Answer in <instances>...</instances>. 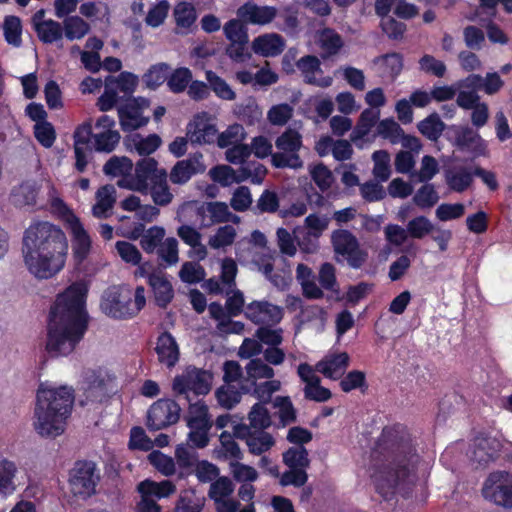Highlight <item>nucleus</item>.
I'll list each match as a JSON object with an SVG mask.
<instances>
[{"label": "nucleus", "mask_w": 512, "mask_h": 512, "mask_svg": "<svg viewBox=\"0 0 512 512\" xmlns=\"http://www.w3.org/2000/svg\"><path fill=\"white\" fill-rule=\"evenodd\" d=\"M383 455L375 459L370 477L376 490L386 499L392 497L405 482H412L419 462L409 434L396 428L384 429L376 451Z\"/></svg>", "instance_id": "obj_1"}, {"label": "nucleus", "mask_w": 512, "mask_h": 512, "mask_svg": "<svg viewBox=\"0 0 512 512\" xmlns=\"http://www.w3.org/2000/svg\"><path fill=\"white\" fill-rule=\"evenodd\" d=\"M87 286L77 282L60 294L50 312L46 350L52 356L70 354L83 338L88 317L85 310Z\"/></svg>", "instance_id": "obj_2"}, {"label": "nucleus", "mask_w": 512, "mask_h": 512, "mask_svg": "<svg viewBox=\"0 0 512 512\" xmlns=\"http://www.w3.org/2000/svg\"><path fill=\"white\" fill-rule=\"evenodd\" d=\"M68 241L63 230L50 222L30 225L23 237V258L29 272L38 279H49L65 266Z\"/></svg>", "instance_id": "obj_3"}, {"label": "nucleus", "mask_w": 512, "mask_h": 512, "mask_svg": "<svg viewBox=\"0 0 512 512\" xmlns=\"http://www.w3.org/2000/svg\"><path fill=\"white\" fill-rule=\"evenodd\" d=\"M74 403V390L67 385L54 386L42 383L37 391L33 426L36 432L47 438L64 433L66 422Z\"/></svg>", "instance_id": "obj_4"}, {"label": "nucleus", "mask_w": 512, "mask_h": 512, "mask_svg": "<svg viewBox=\"0 0 512 512\" xmlns=\"http://www.w3.org/2000/svg\"><path fill=\"white\" fill-rule=\"evenodd\" d=\"M212 376L205 370L187 367L176 375L172 382V390L177 397L191 402L193 397L207 394L211 389Z\"/></svg>", "instance_id": "obj_5"}, {"label": "nucleus", "mask_w": 512, "mask_h": 512, "mask_svg": "<svg viewBox=\"0 0 512 512\" xmlns=\"http://www.w3.org/2000/svg\"><path fill=\"white\" fill-rule=\"evenodd\" d=\"M278 152L272 155V165L277 168L300 169L303 161L299 156L302 148V135L295 129L288 128L275 141Z\"/></svg>", "instance_id": "obj_6"}, {"label": "nucleus", "mask_w": 512, "mask_h": 512, "mask_svg": "<svg viewBox=\"0 0 512 512\" xmlns=\"http://www.w3.org/2000/svg\"><path fill=\"white\" fill-rule=\"evenodd\" d=\"M183 212H193L200 222L201 228H208L214 224L220 223H238L239 216L229 210L225 202H189L182 206Z\"/></svg>", "instance_id": "obj_7"}, {"label": "nucleus", "mask_w": 512, "mask_h": 512, "mask_svg": "<svg viewBox=\"0 0 512 512\" xmlns=\"http://www.w3.org/2000/svg\"><path fill=\"white\" fill-rule=\"evenodd\" d=\"M81 389L86 403H101L115 392V377L103 369L87 370L83 374Z\"/></svg>", "instance_id": "obj_8"}, {"label": "nucleus", "mask_w": 512, "mask_h": 512, "mask_svg": "<svg viewBox=\"0 0 512 512\" xmlns=\"http://www.w3.org/2000/svg\"><path fill=\"white\" fill-rule=\"evenodd\" d=\"M334 253L342 256L351 268L358 269L368 259V252L363 249L356 236L349 230L339 229L331 234Z\"/></svg>", "instance_id": "obj_9"}, {"label": "nucleus", "mask_w": 512, "mask_h": 512, "mask_svg": "<svg viewBox=\"0 0 512 512\" xmlns=\"http://www.w3.org/2000/svg\"><path fill=\"white\" fill-rule=\"evenodd\" d=\"M165 171L154 158H143L136 163L134 173L119 179L117 185L147 195L149 186Z\"/></svg>", "instance_id": "obj_10"}, {"label": "nucleus", "mask_w": 512, "mask_h": 512, "mask_svg": "<svg viewBox=\"0 0 512 512\" xmlns=\"http://www.w3.org/2000/svg\"><path fill=\"white\" fill-rule=\"evenodd\" d=\"M482 494L485 499L498 506L512 508V473L507 471H494L488 475Z\"/></svg>", "instance_id": "obj_11"}, {"label": "nucleus", "mask_w": 512, "mask_h": 512, "mask_svg": "<svg viewBox=\"0 0 512 512\" xmlns=\"http://www.w3.org/2000/svg\"><path fill=\"white\" fill-rule=\"evenodd\" d=\"M99 478L94 463L78 462L70 473V491L74 496L86 499L95 494Z\"/></svg>", "instance_id": "obj_12"}, {"label": "nucleus", "mask_w": 512, "mask_h": 512, "mask_svg": "<svg viewBox=\"0 0 512 512\" xmlns=\"http://www.w3.org/2000/svg\"><path fill=\"white\" fill-rule=\"evenodd\" d=\"M138 491L141 494L138 512H160L156 499L172 495L176 491V486L169 480L155 482L147 479L139 483Z\"/></svg>", "instance_id": "obj_13"}, {"label": "nucleus", "mask_w": 512, "mask_h": 512, "mask_svg": "<svg viewBox=\"0 0 512 512\" xmlns=\"http://www.w3.org/2000/svg\"><path fill=\"white\" fill-rule=\"evenodd\" d=\"M245 317L256 325L274 326L284 317V308L267 300H254L244 310Z\"/></svg>", "instance_id": "obj_14"}, {"label": "nucleus", "mask_w": 512, "mask_h": 512, "mask_svg": "<svg viewBox=\"0 0 512 512\" xmlns=\"http://www.w3.org/2000/svg\"><path fill=\"white\" fill-rule=\"evenodd\" d=\"M64 221L72 237L73 257L77 263H82L90 253L91 238L79 218L72 212L67 211L64 214Z\"/></svg>", "instance_id": "obj_15"}, {"label": "nucleus", "mask_w": 512, "mask_h": 512, "mask_svg": "<svg viewBox=\"0 0 512 512\" xmlns=\"http://www.w3.org/2000/svg\"><path fill=\"white\" fill-rule=\"evenodd\" d=\"M218 130L214 118L202 112L193 117L187 125V139L193 144H211L217 137Z\"/></svg>", "instance_id": "obj_16"}, {"label": "nucleus", "mask_w": 512, "mask_h": 512, "mask_svg": "<svg viewBox=\"0 0 512 512\" xmlns=\"http://www.w3.org/2000/svg\"><path fill=\"white\" fill-rule=\"evenodd\" d=\"M132 291L127 287H112L108 289L101 301L102 311L113 318L129 317V301Z\"/></svg>", "instance_id": "obj_17"}, {"label": "nucleus", "mask_w": 512, "mask_h": 512, "mask_svg": "<svg viewBox=\"0 0 512 512\" xmlns=\"http://www.w3.org/2000/svg\"><path fill=\"white\" fill-rule=\"evenodd\" d=\"M180 416V407L173 400L161 399L151 405L148 411L147 425L150 429L160 430L176 423Z\"/></svg>", "instance_id": "obj_18"}, {"label": "nucleus", "mask_w": 512, "mask_h": 512, "mask_svg": "<svg viewBox=\"0 0 512 512\" xmlns=\"http://www.w3.org/2000/svg\"><path fill=\"white\" fill-rule=\"evenodd\" d=\"M149 107L145 98H133L118 108L119 123L124 131H133L145 126L149 119L142 115V111Z\"/></svg>", "instance_id": "obj_19"}, {"label": "nucleus", "mask_w": 512, "mask_h": 512, "mask_svg": "<svg viewBox=\"0 0 512 512\" xmlns=\"http://www.w3.org/2000/svg\"><path fill=\"white\" fill-rule=\"evenodd\" d=\"M297 374L301 381L305 383L303 392L306 399L315 402H326L332 397L331 391L321 385V379L311 365L301 363L297 368Z\"/></svg>", "instance_id": "obj_20"}, {"label": "nucleus", "mask_w": 512, "mask_h": 512, "mask_svg": "<svg viewBox=\"0 0 512 512\" xmlns=\"http://www.w3.org/2000/svg\"><path fill=\"white\" fill-rule=\"evenodd\" d=\"M278 15L274 6L258 5L252 1L246 2L237 9L238 18L245 24L266 26L271 24Z\"/></svg>", "instance_id": "obj_21"}, {"label": "nucleus", "mask_w": 512, "mask_h": 512, "mask_svg": "<svg viewBox=\"0 0 512 512\" xmlns=\"http://www.w3.org/2000/svg\"><path fill=\"white\" fill-rule=\"evenodd\" d=\"M500 451V443L495 437L480 435L469 449L468 456L477 466L485 467L495 460Z\"/></svg>", "instance_id": "obj_22"}, {"label": "nucleus", "mask_w": 512, "mask_h": 512, "mask_svg": "<svg viewBox=\"0 0 512 512\" xmlns=\"http://www.w3.org/2000/svg\"><path fill=\"white\" fill-rule=\"evenodd\" d=\"M206 165L201 153H195L187 159L178 161L170 172V180L174 184L187 183L193 175L203 173Z\"/></svg>", "instance_id": "obj_23"}, {"label": "nucleus", "mask_w": 512, "mask_h": 512, "mask_svg": "<svg viewBox=\"0 0 512 512\" xmlns=\"http://www.w3.org/2000/svg\"><path fill=\"white\" fill-rule=\"evenodd\" d=\"M75 167L79 172H83L88 164V158L91 154L90 141L93 138L92 124L86 122L79 126L73 135Z\"/></svg>", "instance_id": "obj_24"}, {"label": "nucleus", "mask_w": 512, "mask_h": 512, "mask_svg": "<svg viewBox=\"0 0 512 512\" xmlns=\"http://www.w3.org/2000/svg\"><path fill=\"white\" fill-rule=\"evenodd\" d=\"M296 66L302 73L304 81L308 84H312L321 88H327L330 87L333 83L332 77L323 76L320 61L316 56H304L297 61Z\"/></svg>", "instance_id": "obj_25"}, {"label": "nucleus", "mask_w": 512, "mask_h": 512, "mask_svg": "<svg viewBox=\"0 0 512 512\" xmlns=\"http://www.w3.org/2000/svg\"><path fill=\"white\" fill-rule=\"evenodd\" d=\"M121 235L131 240H136L141 237L140 245L142 249L150 254L154 253L165 240L166 231L161 226H152L144 231L143 225H139L132 231L121 233Z\"/></svg>", "instance_id": "obj_26"}, {"label": "nucleus", "mask_w": 512, "mask_h": 512, "mask_svg": "<svg viewBox=\"0 0 512 512\" xmlns=\"http://www.w3.org/2000/svg\"><path fill=\"white\" fill-rule=\"evenodd\" d=\"M350 363V357L346 352L332 353L320 360L314 370L331 380H339L343 377Z\"/></svg>", "instance_id": "obj_27"}, {"label": "nucleus", "mask_w": 512, "mask_h": 512, "mask_svg": "<svg viewBox=\"0 0 512 512\" xmlns=\"http://www.w3.org/2000/svg\"><path fill=\"white\" fill-rule=\"evenodd\" d=\"M285 48L282 36L276 33H266L256 37L252 42L253 51L263 57H275L280 55Z\"/></svg>", "instance_id": "obj_28"}, {"label": "nucleus", "mask_w": 512, "mask_h": 512, "mask_svg": "<svg viewBox=\"0 0 512 512\" xmlns=\"http://www.w3.org/2000/svg\"><path fill=\"white\" fill-rule=\"evenodd\" d=\"M454 144L461 150L471 152L474 156L486 154V142L470 127H463L457 132Z\"/></svg>", "instance_id": "obj_29"}, {"label": "nucleus", "mask_w": 512, "mask_h": 512, "mask_svg": "<svg viewBox=\"0 0 512 512\" xmlns=\"http://www.w3.org/2000/svg\"><path fill=\"white\" fill-rule=\"evenodd\" d=\"M40 186L35 180H25L13 187L10 200L16 207H26L36 204Z\"/></svg>", "instance_id": "obj_30"}, {"label": "nucleus", "mask_w": 512, "mask_h": 512, "mask_svg": "<svg viewBox=\"0 0 512 512\" xmlns=\"http://www.w3.org/2000/svg\"><path fill=\"white\" fill-rule=\"evenodd\" d=\"M156 353L159 362L167 367H173L178 362L179 347L170 333L164 332L158 337Z\"/></svg>", "instance_id": "obj_31"}, {"label": "nucleus", "mask_w": 512, "mask_h": 512, "mask_svg": "<svg viewBox=\"0 0 512 512\" xmlns=\"http://www.w3.org/2000/svg\"><path fill=\"white\" fill-rule=\"evenodd\" d=\"M95 204L92 207L94 217L102 219L111 215L116 202V189L112 185L100 187L95 195Z\"/></svg>", "instance_id": "obj_32"}, {"label": "nucleus", "mask_w": 512, "mask_h": 512, "mask_svg": "<svg viewBox=\"0 0 512 512\" xmlns=\"http://www.w3.org/2000/svg\"><path fill=\"white\" fill-rule=\"evenodd\" d=\"M161 138L157 134H150L146 137L136 133L125 139V145L131 152L140 156H147L154 153L161 145Z\"/></svg>", "instance_id": "obj_33"}, {"label": "nucleus", "mask_w": 512, "mask_h": 512, "mask_svg": "<svg viewBox=\"0 0 512 512\" xmlns=\"http://www.w3.org/2000/svg\"><path fill=\"white\" fill-rule=\"evenodd\" d=\"M148 283L151 286L156 302L159 306H166L173 298L174 290L167 276L161 272H153L148 276Z\"/></svg>", "instance_id": "obj_34"}, {"label": "nucleus", "mask_w": 512, "mask_h": 512, "mask_svg": "<svg viewBox=\"0 0 512 512\" xmlns=\"http://www.w3.org/2000/svg\"><path fill=\"white\" fill-rule=\"evenodd\" d=\"M373 64L381 77L390 80H394L403 68L402 56L398 53L379 56L373 60Z\"/></svg>", "instance_id": "obj_35"}, {"label": "nucleus", "mask_w": 512, "mask_h": 512, "mask_svg": "<svg viewBox=\"0 0 512 512\" xmlns=\"http://www.w3.org/2000/svg\"><path fill=\"white\" fill-rule=\"evenodd\" d=\"M237 230L234 226L226 224L218 227L209 237H208V246L217 251L225 252L229 247H231L236 238H237Z\"/></svg>", "instance_id": "obj_36"}, {"label": "nucleus", "mask_w": 512, "mask_h": 512, "mask_svg": "<svg viewBox=\"0 0 512 512\" xmlns=\"http://www.w3.org/2000/svg\"><path fill=\"white\" fill-rule=\"evenodd\" d=\"M246 376L242 384H256L259 380L272 379L274 369L262 358H253L245 366Z\"/></svg>", "instance_id": "obj_37"}, {"label": "nucleus", "mask_w": 512, "mask_h": 512, "mask_svg": "<svg viewBox=\"0 0 512 512\" xmlns=\"http://www.w3.org/2000/svg\"><path fill=\"white\" fill-rule=\"evenodd\" d=\"M62 24L63 36L69 41L81 40L91 30L90 24L78 15L64 17Z\"/></svg>", "instance_id": "obj_38"}, {"label": "nucleus", "mask_w": 512, "mask_h": 512, "mask_svg": "<svg viewBox=\"0 0 512 512\" xmlns=\"http://www.w3.org/2000/svg\"><path fill=\"white\" fill-rule=\"evenodd\" d=\"M316 42L322 50L323 57L336 54L343 46L341 36L331 28H324L317 32Z\"/></svg>", "instance_id": "obj_39"}, {"label": "nucleus", "mask_w": 512, "mask_h": 512, "mask_svg": "<svg viewBox=\"0 0 512 512\" xmlns=\"http://www.w3.org/2000/svg\"><path fill=\"white\" fill-rule=\"evenodd\" d=\"M149 186L148 194L151 196L153 203L157 206H167L173 200V194L170 191L167 182V172H163Z\"/></svg>", "instance_id": "obj_40"}, {"label": "nucleus", "mask_w": 512, "mask_h": 512, "mask_svg": "<svg viewBox=\"0 0 512 512\" xmlns=\"http://www.w3.org/2000/svg\"><path fill=\"white\" fill-rule=\"evenodd\" d=\"M17 467L13 461L0 457V496L7 497L16 490Z\"/></svg>", "instance_id": "obj_41"}, {"label": "nucleus", "mask_w": 512, "mask_h": 512, "mask_svg": "<svg viewBox=\"0 0 512 512\" xmlns=\"http://www.w3.org/2000/svg\"><path fill=\"white\" fill-rule=\"evenodd\" d=\"M281 382L275 379H266V381L256 384H241V391L249 393L252 391L253 395L263 402H268L273 393L279 391Z\"/></svg>", "instance_id": "obj_42"}, {"label": "nucleus", "mask_w": 512, "mask_h": 512, "mask_svg": "<svg viewBox=\"0 0 512 512\" xmlns=\"http://www.w3.org/2000/svg\"><path fill=\"white\" fill-rule=\"evenodd\" d=\"M445 178L448 186L456 192L466 190L472 183V174L465 167H454L448 170Z\"/></svg>", "instance_id": "obj_43"}, {"label": "nucleus", "mask_w": 512, "mask_h": 512, "mask_svg": "<svg viewBox=\"0 0 512 512\" xmlns=\"http://www.w3.org/2000/svg\"><path fill=\"white\" fill-rule=\"evenodd\" d=\"M418 129L429 140L437 141L445 129V123L438 114L433 113L418 123Z\"/></svg>", "instance_id": "obj_44"}, {"label": "nucleus", "mask_w": 512, "mask_h": 512, "mask_svg": "<svg viewBox=\"0 0 512 512\" xmlns=\"http://www.w3.org/2000/svg\"><path fill=\"white\" fill-rule=\"evenodd\" d=\"M38 38L43 43H54L63 38V24L52 19L41 22L36 30Z\"/></svg>", "instance_id": "obj_45"}, {"label": "nucleus", "mask_w": 512, "mask_h": 512, "mask_svg": "<svg viewBox=\"0 0 512 512\" xmlns=\"http://www.w3.org/2000/svg\"><path fill=\"white\" fill-rule=\"evenodd\" d=\"M267 173V170L264 165H262L258 161H249L244 162L239 168H238V180L240 182L250 180L254 184H260L262 183L265 175Z\"/></svg>", "instance_id": "obj_46"}, {"label": "nucleus", "mask_w": 512, "mask_h": 512, "mask_svg": "<svg viewBox=\"0 0 512 512\" xmlns=\"http://www.w3.org/2000/svg\"><path fill=\"white\" fill-rule=\"evenodd\" d=\"M246 137L245 129L240 124H232L228 126L223 132L220 134L217 133V145L220 148H228L233 145H237L242 143V141Z\"/></svg>", "instance_id": "obj_47"}, {"label": "nucleus", "mask_w": 512, "mask_h": 512, "mask_svg": "<svg viewBox=\"0 0 512 512\" xmlns=\"http://www.w3.org/2000/svg\"><path fill=\"white\" fill-rule=\"evenodd\" d=\"M120 134L115 129L101 130L93 134L94 148L100 152H111L119 143Z\"/></svg>", "instance_id": "obj_48"}, {"label": "nucleus", "mask_w": 512, "mask_h": 512, "mask_svg": "<svg viewBox=\"0 0 512 512\" xmlns=\"http://www.w3.org/2000/svg\"><path fill=\"white\" fill-rule=\"evenodd\" d=\"M380 117V110L364 109L353 131V138H363L368 135Z\"/></svg>", "instance_id": "obj_49"}, {"label": "nucleus", "mask_w": 512, "mask_h": 512, "mask_svg": "<svg viewBox=\"0 0 512 512\" xmlns=\"http://www.w3.org/2000/svg\"><path fill=\"white\" fill-rule=\"evenodd\" d=\"M155 252L166 266H174L179 261L178 241L174 237L165 238Z\"/></svg>", "instance_id": "obj_50"}, {"label": "nucleus", "mask_w": 512, "mask_h": 512, "mask_svg": "<svg viewBox=\"0 0 512 512\" xmlns=\"http://www.w3.org/2000/svg\"><path fill=\"white\" fill-rule=\"evenodd\" d=\"M187 426L194 425H212V420L208 412V406L203 401H196L189 406L186 416Z\"/></svg>", "instance_id": "obj_51"}, {"label": "nucleus", "mask_w": 512, "mask_h": 512, "mask_svg": "<svg viewBox=\"0 0 512 512\" xmlns=\"http://www.w3.org/2000/svg\"><path fill=\"white\" fill-rule=\"evenodd\" d=\"M133 169V163L132 161L123 156V157H117L114 156L110 158L104 165L103 171L106 175L110 176H122L126 177L131 174V171Z\"/></svg>", "instance_id": "obj_52"}, {"label": "nucleus", "mask_w": 512, "mask_h": 512, "mask_svg": "<svg viewBox=\"0 0 512 512\" xmlns=\"http://www.w3.org/2000/svg\"><path fill=\"white\" fill-rule=\"evenodd\" d=\"M283 462L291 469H305L309 466L308 452L304 446H294L283 454Z\"/></svg>", "instance_id": "obj_53"}, {"label": "nucleus", "mask_w": 512, "mask_h": 512, "mask_svg": "<svg viewBox=\"0 0 512 512\" xmlns=\"http://www.w3.org/2000/svg\"><path fill=\"white\" fill-rule=\"evenodd\" d=\"M174 18L178 28L189 29L196 21V10L190 3H178L174 8Z\"/></svg>", "instance_id": "obj_54"}, {"label": "nucleus", "mask_w": 512, "mask_h": 512, "mask_svg": "<svg viewBox=\"0 0 512 512\" xmlns=\"http://www.w3.org/2000/svg\"><path fill=\"white\" fill-rule=\"evenodd\" d=\"M206 79L214 93L223 100L232 101L236 98V93L230 85L213 71H206Z\"/></svg>", "instance_id": "obj_55"}, {"label": "nucleus", "mask_w": 512, "mask_h": 512, "mask_svg": "<svg viewBox=\"0 0 512 512\" xmlns=\"http://www.w3.org/2000/svg\"><path fill=\"white\" fill-rule=\"evenodd\" d=\"M374 162L373 175L379 181H386L390 177V155L385 150L375 151L372 155Z\"/></svg>", "instance_id": "obj_56"}, {"label": "nucleus", "mask_w": 512, "mask_h": 512, "mask_svg": "<svg viewBox=\"0 0 512 512\" xmlns=\"http://www.w3.org/2000/svg\"><path fill=\"white\" fill-rule=\"evenodd\" d=\"M192 80V72L189 68L180 67L168 76L167 86L174 93L183 92Z\"/></svg>", "instance_id": "obj_57"}, {"label": "nucleus", "mask_w": 512, "mask_h": 512, "mask_svg": "<svg viewBox=\"0 0 512 512\" xmlns=\"http://www.w3.org/2000/svg\"><path fill=\"white\" fill-rule=\"evenodd\" d=\"M273 437L266 432L254 433L247 437L246 444L252 454L260 455L274 445Z\"/></svg>", "instance_id": "obj_58"}, {"label": "nucleus", "mask_w": 512, "mask_h": 512, "mask_svg": "<svg viewBox=\"0 0 512 512\" xmlns=\"http://www.w3.org/2000/svg\"><path fill=\"white\" fill-rule=\"evenodd\" d=\"M294 108L288 103L273 105L267 112L268 121L274 126H284L293 116Z\"/></svg>", "instance_id": "obj_59"}, {"label": "nucleus", "mask_w": 512, "mask_h": 512, "mask_svg": "<svg viewBox=\"0 0 512 512\" xmlns=\"http://www.w3.org/2000/svg\"><path fill=\"white\" fill-rule=\"evenodd\" d=\"M148 460L157 471L165 476H171L176 471L173 458L158 450L152 451L148 455Z\"/></svg>", "instance_id": "obj_60"}, {"label": "nucleus", "mask_w": 512, "mask_h": 512, "mask_svg": "<svg viewBox=\"0 0 512 512\" xmlns=\"http://www.w3.org/2000/svg\"><path fill=\"white\" fill-rule=\"evenodd\" d=\"M377 133L381 137L388 139L391 143L395 144L400 142L403 136V129L392 118L383 119L377 124Z\"/></svg>", "instance_id": "obj_61"}, {"label": "nucleus", "mask_w": 512, "mask_h": 512, "mask_svg": "<svg viewBox=\"0 0 512 512\" xmlns=\"http://www.w3.org/2000/svg\"><path fill=\"white\" fill-rule=\"evenodd\" d=\"M220 449L218 450V453L228 459H233L234 461L240 460L243 457L242 451L239 447V445L235 442L233 436L224 431L221 433L220 437Z\"/></svg>", "instance_id": "obj_62"}, {"label": "nucleus", "mask_w": 512, "mask_h": 512, "mask_svg": "<svg viewBox=\"0 0 512 512\" xmlns=\"http://www.w3.org/2000/svg\"><path fill=\"white\" fill-rule=\"evenodd\" d=\"M170 67L166 63H159L152 66L147 73H145L143 79L149 88L155 89L165 81L168 80V73Z\"/></svg>", "instance_id": "obj_63"}, {"label": "nucleus", "mask_w": 512, "mask_h": 512, "mask_svg": "<svg viewBox=\"0 0 512 512\" xmlns=\"http://www.w3.org/2000/svg\"><path fill=\"white\" fill-rule=\"evenodd\" d=\"M117 254L127 264L137 266L141 263L142 254L139 249L132 243L127 241H118L115 244Z\"/></svg>", "instance_id": "obj_64"}]
</instances>
